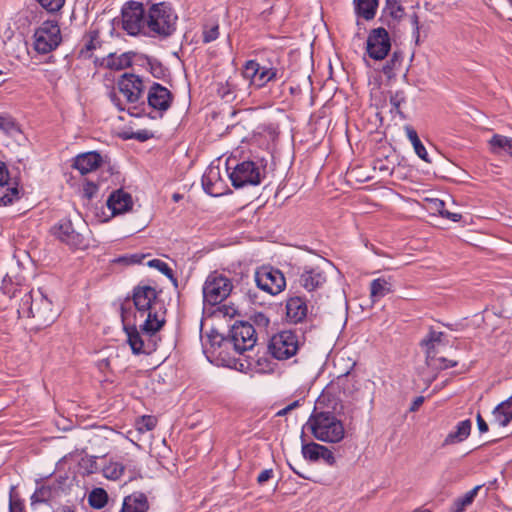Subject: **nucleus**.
Listing matches in <instances>:
<instances>
[{
	"instance_id": "39",
	"label": "nucleus",
	"mask_w": 512,
	"mask_h": 512,
	"mask_svg": "<svg viewBox=\"0 0 512 512\" xmlns=\"http://www.w3.org/2000/svg\"><path fill=\"white\" fill-rule=\"evenodd\" d=\"M124 470L125 468L121 463L115 462L105 466L103 474L108 479L117 480L123 475Z\"/></svg>"
},
{
	"instance_id": "23",
	"label": "nucleus",
	"mask_w": 512,
	"mask_h": 512,
	"mask_svg": "<svg viewBox=\"0 0 512 512\" xmlns=\"http://www.w3.org/2000/svg\"><path fill=\"white\" fill-rule=\"evenodd\" d=\"M443 336V332L430 330L428 335L421 341L420 345L425 349L426 364L434 361L433 359L438 355V346L441 344Z\"/></svg>"
},
{
	"instance_id": "63",
	"label": "nucleus",
	"mask_w": 512,
	"mask_h": 512,
	"mask_svg": "<svg viewBox=\"0 0 512 512\" xmlns=\"http://www.w3.org/2000/svg\"><path fill=\"white\" fill-rule=\"evenodd\" d=\"M99 367L100 368H108L109 367V360L108 359L101 360L100 363H99Z\"/></svg>"
},
{
	"instance_id": "59",
	"label": "nucleus",
	"mask_w": 512,
	"mask_h": 512,
	"mask_svg": "<svg viewBox=\"0 0 512 512\" xmlns=\"http://www.w3.org/2000/svg\"><path fill=\"white\" fill-rule=\"evenodd\" d=\"M110 99L119 108V110H123V108L120 106V99L117 97L115 93H112L110 95Z\"/></svg>"
},
{
	"instance_id": "1",
	"label": "nucleus",
	"mask_w": 512,
	"mask_h": 512,
	"mask_svg": "<svg viewBox=\"0 0 512 512\" xmlns=\"http://www.w3.org/2000/svg\"><path fill=\"white\" fill-rule=\"evenodd\" d=\"M123 329L133 354H151L161 341L160 330L166 323V308L158 292L149 285H137L120 308Z\"/></svg>"
},
{
	"instance_id": "32",
	"label": "nucleus",
	"mask_w": 512,
	"mask_h": 512,
	"mask_svg": "<svg viewBox=\"0 0 512 512\" xmlns=\"http://www.w3.org/2000/svg\"><path fill=\"white\" fill-rule=\"evenodd\" d=\"M355 11L358 16L365 20H371L375 17L378 7L377 0H354Z\"/></svg>"
},
{
	"instance_id": "54",
	"label": "nucleus",
	"mask_w": 512,
	"mask_h": 512,
	"mask_svg": "<svg viewBox=\"0 0 512 512\" xmlns=\"http://www.w3.org/2000/svg\"><path fill=\"white\" fill-rule=\"evenodd\" d=\"M9 183V171L4 162L0 161V184Z\"/></svg>"
},
{
	"instance_id": "31",
	"label": "nucleus",
	"mask_w": 512,
	"mask_h": 512,
	"mask_svg": "<svg viewBox=\"0 0 512 512\" xmlns=\"http://www.w3.org/2000/svg\"><path fill=\"white\" fill-rule=\"evenodd\" d=\"M404 130L417 156L421 158L423 161L431 163V160L428 157V153L424 145L422 144L421 140L419 139L416 130L410 125L404 126Z\"/></svg>"
},
{
	"instance_id": "41",
	"label": "nucleus",
	"mask_w": 512,
	"mask_h": 512,
	"mask_svg": "<svg viewBox=\"0 0 512 512\" xmlns=\"http://www.w3.org/2000/svg\"><path fill=\"white\" fill-rule=\"evenodd\" d=\"M406 100L404 92L403 91H396L395 93L391 94L390 96V104L392 106L391 112L395 110V112L400 115L402 119L405 118V115L400 110V106L402 103H404Z\"/></svg>"
},
{
	"instance_id": "56",
	"label": "nucleus",
	"mask_w": 512,
	"mask_h": 512,
	"mask_svg": "<svg viewBox=\"0 0 512 512\" xmlns=\"http://www.w3.org/2000/svg\"><path fill=\"white\" fill-rule=\"evenodd\" d=\"M2 290L4 292V294H7L9 295L10 297H15L16 296V289H13L12 287V284L11 283H8L6 281V279L3 280V283H2Z\"/></svg>"
},
{
	"instance_id": "19",
	"label": "nucleus",
	"mask_w": 512,
	"mask_h": 512,
	"mask_svg": "<svg viewBox=\"0 0 512 512\" xmlns=\"http://www.w3.org/2000/svg\"><path fill=\"white\" fill-rule=\"evenodd\" d=\"M286 318L289 322L297 324L302 322L308 314L305 298L300 296L289 297L286 300Z\"/></svg>"
},
{
	"instance_id": "43",
	"label": "nucleus",
	"mask_w": 512,
	"mask_h": 512,
	"mask_svg": "<svg viewBox=\"0 0 512 512\" xmlns=\"http://www.w3.org/2000/svg\"><path fill=\"white\" fill-rule=\"evenodd\" d=\"M43 9L49 13H56L61 10L65 0H37Z\"/></svg>"
},
{
	"instance_id": "44",
	"label": "nucleus",
	"mask_w": 512,
	"mask_h": 512,
	"mask_svg": "<svg viewBox=\"0 0 512 512\" xmlns=\"http://www.w3.org/2000/svg\"><path fill=\"white\" fill-rule=\"evenodd\" d=\"M123 139H135V140H138L140 142H144V141H147L149 139H151L153 137V133L149 130H139V131H136V132H124L123 133Z\"/></svg>"
},
{
	"instance_id": "26",
	"label": "nucleus",
	"mask_w": 512,
	"mask_h": 512,
	"mask_svg": "<svg viewBox=\"0 0 512 512\" xmlns=\"http://www.w3.org/2000/svg\"><path fill=\"white\" fill-rule=\"evenodd\" d=\"M471 426L472 423L469 419L459 422L456 429L446 436L443 446L464 441L470 435Z\"/></svg>"
},
{
	"instance_id": "64",
	"label": "nucleus",
	"mask_w": 512,
	"mask_h": 512,
	"mask_svg": "<svg viewBox=\"0 0 512 512\" xmlns=\"http://www.w3.org/2000/svg\"><path fill=\"white\" fill-rule=\"evenodd\" d=\"M413 512H430V511L428 509L418 508V509H415Z\"/></svg>"
},
{
	"instance_id": "40",
	"label": "nucleus",
	"mask_w": 512,
	"mask_h": 512,
	"mask_svg": "<svg viewBox=\"0 0 512 512\" xmlns=\"http://www.w3.org/2000/svg\"><path fill=\"white\" fill-rule=\"evenodd\" d=\"M433 360L434 361L429 362L427 366L434 370H445L451 367H455L458 364L457 361L450 360L438 355Z\"/></svg>"
},
{
	"instance_id": "2",
	"label": "nucleus",
	"mask_w": 512,
	"mask_h": 512,
	"mask_svg": "<svg viewBox=\"0 0 512 512\" xmlns=\"http://www.w3.org/2000/svg\"><path fill=\"white\" fill-rule=\"evenodd\" d=\"M18 314L20 317L33 318L35 326L42 328L51 325L58 317V310L42 289L30 290L21 298Z\"/></svg>"
},
{
	"instance_id": "22",
	"label": "nucleus",
	"mask_w": 512,
	"mask_h": 512,
	"mask_svg": "<svg viewBox=\"0 0 512 512\" xmlns=\"http://www.w3.org/2000/svg\"><path fill=\"white\" fill-rule=\"evenodd\" d=\"M148 499L142 492H134L124 498L120 512H147Z\"/></svg>"
},
{
	"instance_id": "17",
	"label": "nucleus",
	"mask_w": 512,
	"mask_h": 512,
	"mask_svg": "<svg viewBox=\"0 0 512 512\" xmlns=\"http://www.w3.org/2000/svg\"><path fill=\"white\" fill-rule=\"evenodd\" d=\"M173 100L172 93L159 83H153L147 95L148 105L158 111H166Z\"/></svg>"
},
{
	"instance_id": "3",
	"label": "nucleus",
	"mask_w": 512,
	"mask_h": 512,
	"mask_svg": "<svg viewBox=\"0 0 512 512\" xmlns=\"http://www.w3.org/2000/svg\"><path fill=\"white\" fill-rule=\"evenodd\" d=\"M211 345L217 346L222 352L234 351L236 354H244L246 351H251L256 342V330L249 322H236L230 329L226 337L222 335H210Z\"/></svg>"
},
{
	"instance_id": "18",
	"label": "nucleus",
	"mask_w": 512,
	"mask_h": 512,
	"mask_svg": "<svg viewBox=\"0 0 512 512\" xmlns=\"http://www.w3.org/2000/svg\"><path fill=\"white\" fill-rule=\"evenodd\" d=\"M302 454L306 460L311 462L323 460L330 466L336 462L333 452L328 447L315 442L302 444Z\"/></svg>"
},
{
	"instance_id": "58",
	"label": "nucleus",
	"mask_w": 512,
	"mask_h": 512,
	"mask_svg": "<svg viewBox=\"0 0 512 512\" xmlns=\"http://www.w3.org/2000/svg\"><path fill=\"white\" fill-rule=\"evenodd\" d=\"M423 402H424V397L423 396L416 397L414 399V401L412 402L409 410L411 412L417 411L420 408V406L423 404Z\"/></svg>"
},
{
	"instance_id": "12",
	"label": "nucleus",
	"mask_w": 512,
	"mask_h": 512,
	"mask_svg": "<svg viewBox=\"0 0 512 512\" xmlns=\"http://www.w3.org/2000/svg\"><path fill=\"white\" fill-rule=\"evenodd\" d=\"M147 9L141 2L129 1L122 8V28L132 36H146Z\"/></svg>"
},
{
	"instance_id": "45",
	"label": "nucleus",
	"mask_w": 512,
	"mask_h": 512,
	"mask_svg": "<svg viewBox=\"0 0 512 512\" xmlns=\"http://www.w3.org/2000/svg\"><path fill=\"white\" fill-rule=\"evenodd\" d=\"M202 35H203L204 43H210V42L216 40L219 36L218 24H214L211 26L204 25Z\"/></svg>"
},
{
	"instance_id": "30",
	"label": "nucleus",
	"mask_w": 512,
	"mask_h": 512,
	"mask_svg": "<svg viewBox=\"0 0 512 512\" xmlns=\"http://www.w3.org/2000/svg\"><path fill=\"white\" fill-rule=\"evenodd\" d=\"M491 152L494 154L505 153L512 156V138H508L504 135L495 134L489 140Z\"/></svg>"
},
{
	"instance_id": "9",
	"label": "nucleus",
	"mask_w": 512,
	"mask_h": 512,
	"mask_svg": "<svg viewBox=\"0 0 512 512\" xmlns=\"http://www.w3.org/2000/svg\"><path fill=\"white\" fill-rule=\"evenodd\" d=\"M233 287V282L227 275L219 271L211 272L202 288L204 303L211 306L222 303L230 296Z\"/></svg>"
},
{
	"instance_id": "37",
	"label": "nucleus",
	"mask_w": 512,
	"mask_h": 512,
	"mask_svg": "<svg viewBox=\"0 0 512 512\" xmlns=\"http://www.w3.org/2000/svg\"><path fill=\"white\" fill-rule=\"evenodd\" d=\"M383 12L396 21L401 20L404 16V8L397 0H386Z\"/></svg>"
},
{
	"instance_id": "47",
	"label": "nucleus",
	"mask_w": 512,
	"mask_h": 512,
	"mask_svg": "<svg viewBox=\"0 0 512 512\" xmlns=\"http://www.w3.org/2000/svg\"><path fill=\"white\" fill-rule=\"evenodd\" d=\"M144 258H145L144 254L135 253V254L121 256L118 259H116V262L117 263H124V264H127V265L139 264V263L142 262V260Z\"/></svg>"
},
{
	"instance_id": "50",
	"label": "nucleus",
	"mask_w": 512,
	"mask_h": 512,
	"mask_svg": "<svg viewBox=\"0 0 512 512\" xmlns=\"http://www.w3.org/2000/svg\"><path fill=\"white\" fill-rule=\"evenodd\" d=\"M411 23L414 27L413 36L415 38V43L418 45L420 42V26H419V17L416 13L411 15Z\"/></svg>"
},
{
	"instance_id": "55",
	"label": "nucleus",
	"mask_w": 512,
	"mask_h": 512,
	"mask_svg": "<svg viewBox=\"0 0 512 512\" xmlns=\"http://www.w3.org/2000/svg\"><path fill=\"white\" fill-rule=\"evenodd\" d=\"M219 311L228 317H234L237 314V309L233 305H222L219 307Z\"/></svg>"
},
{
	"instance_id": "48",
	"label": "nucleus",
	"mask_w": 512,
	"mask_h": 512,
	"mask_svg": "<svg viewBox=\"0 0 512 512\" xmlns=\"http://www.w3.org/2000/svg\"><path fill=\"white\" fill-rule=\"evenodd\" d=\"M14 490H15V487H14V486H12V487L10 488L9 510H10V512H24V511H23V506H22L21 501H19V500H15V499L13 498Z\"/></svg>"
},
{
	"instance_id": "34",
	"label": "nucleus",
	"mask_w": 512,
	"mask_h": 512,
	"mask_svg": "<svg viewBox=\"0 0 512 512\" xmlns=\"http://www.w3.org/2000/svg\"><path fill=\"white\" fill-rule=\"evenodd\" d=\"M403 62V53L400 50H395L390 59L383 65L382 72L389 79L395 76V72L399 70Z\"/></svg>"
},
{
	"instance_id": "15",
	"label": "nucleus",
	"mask_w": 512,
	"mask_h": 512,
	"mask_svg": "<svg viewBox=\"0 0 512 512\" xmlns=\"http://www.w3.org/2000/svg\"><path fill=\"white\" fill-rule=\"evenodd\" d=\"M391 50V39L387 30L378 27L370 30L366 40V52L374 60L385 59Z\"/></svg>"
},
{
	"instance_id": "25",
	"label": "nucleus",
	"mask_w": 512,
	"mask_h": 512,
	"mask_svg": "<svg viewBox=\"0 0 512 512\" xmlns=\"http://www.w3.org/2000/svg\"><path fill=\"white\" fill-rule=\"evenodd\" d=\"M213 177H219L218 167H209L202 176V186L204 191L214 197L223 195L222 187L217 181H213Z\"/></svg>"
},
{
	"instance_id": "53",
	"label": "nucleus",
	"mask_w": 512,
	"mask_h": 512,
	"mask_svg": "<svg viewBox=\"0 0 512 512\" xmlns=\"http://www.w3.org/2000/svg\"><path fill=\"white\" fill-rule=\"evenodd\" d=\"M142 423L147 431H151L155 428V426L157 424V420L153 416H143Z\"/></svg>"
},
{
	"instance_id": "42",
	"label": "nucleus",
	"mask_w": 512,
	"mask_h": 512,
	"mask_svg": "<svg viewBox=\"0 0 512 512\" xmlns=\"http://www.w3.org/2000/svg\"><path fill=\"white\" fill-rule=\"evenodd\" d=\"M147 65L155 78L161 79L165 76L166 69L157 59L147 57Z\"/></svg>"
},
{
	"instance_id": "36",
	"label": "nucleus",
	"mask_w": 512,
	"mask_h": 512,
	"mask_svg": "<svg viewBox=\"0 0 512 512\" xmlns=\"http://www.w3.org/2000/svg\"><path fill=\"white\" fill-rule=\"evenodd\" d=\"M108 502V494L105 489L93 488L88 494V503L94 509H102Z\"/></svg>"
},
{
	"instance_id": "5",
	"label": "nucleus",
	"mask_w": 512,
	"mask_h": 512,
	"mask_svg": "<svg viewBox=\"0 0 512 512\" xmlns=\"http://www.w3.org/2000/svg\"><path fill=\"white\" fill-rule=\"evenodd\" d=\"M178 17L170 4L160 2L147 8L146 36L153 38H167L176 30Z\"/></svg>"
},
{
	"instance_id": "28",
	"label": "nucleus",
	"mask_w": 512,
	"mask_h": 512,
	"mask_svg": "<svg viewBox=\"0 0 512 512\" xmlns=\"http://www.w3.org/2000/svg\"><path fill=\"white\" fill-rule=\"evenodd\" d=\"M100 33L97 29H90L83 36V47L80 54L84 57H91L94 50L101 47Z\"/></svg>"
},
{
	"instance_id": "33",
	"label": "nucleus",
	"mask_w": 512,
	"mask_h": 512,
	"mask_svg": "<svg viewBox=\"0 0 512 512\" xmlns=\"http://www.w3.org/2000/svg\"><path fill=\"white\" fill-rule=\"evenodd\" d=\"M480 488H481V486L478 485V486L474 487L473 489H471L470 491H468L463 496L456 498L450 507V512L465 511V509L473 503Z\"/></svg>"
},
{
	"instance_id": "24",
	"label": "nucleus",
	"mask_w": 512,
	"mask_h": 512,
	"mask_svg": "<svg viewBox=\"0 0 512 512\" xmlns=\"http://www.w3.org/2000/svg\"><path fill=\"white\" fill-rule=\"evenodd\" d=\"M393 291V278L391 276L379 277L370 283V297L373 301L385 297Z\"/></svg>"
},
{
	"instance_id": "6",
	"label": "nucleus",
	"mask_w": 512,
	"mask_h": 512,
	"mask_svg": "<svg viewBox=\"0 0 512 512\" xmlns=\"http://www.w3.org/2000/svg\"><path fill=\"white\" fill-rule=\"evenodd\" d=\"M285 69L280 65L277 57L274 60L259 62L248 60L242 68L243 77L256 89L267 86L270 82L281 80L284 77Z\"/></svg>"
},
{
	"instance_id": "51",
	"label": "nucleus",
	"mask_w": 512,
	"mask_h": 512,
	"mask_svg": "<svg viewBox=\"0 0 512 512\" xmlns=\"http://www.w3.org/2000/svg\"><path fill=\"white\" fill-rule=\"evenodd\" d=\"M274 475L273 469H265L263 470L257 477V483L259 485L265 484L269 481Z\"/></svg>"
},
{
	"instance_id": "60",
	"label": "nucleus",
	"mask_w": 512,
	"mask_h": 512,
	"mask_svg": "<svg viewBox=\"0 0 512 512\" xmlns=\"http://www.w3.org/2000/svg\"><path fill=\"white\" fill-rule=\"evenodd\" d=\"M54 512H75V511L72 510L68 506H61V507H58Z\"/></svg>"
},
{
	"instance_id": "4",
	"label": "nucleus",
	"mask_w": 512,
	"mask_h": 512,
	"mask_svg": "<svg viewBox=\"0 0 512 512\" xmlns=\"http://www.w3.org/2000/svg\"><path fill=\"white\" fill-rule=\"evenodd\" d=\"M304 428L319 441L327 443H338L345 436V429L341 420L333 412L318 411L314 408Z\"/></svg>"
},
{
	"instance_id": "52",
	"label": "nucleus",
	"mask_w": 512,
	"mask_h": 512,
	"mask_svg": "<svg viewBox=\"0 0 512 512\" xmlns=\"http://www.w3.org/2000/svg\"><path fill=\"white\" fill-rule=\"evenodd\" d=\"M374 169L378 170L384 174H387L389 176L392 175V173H393V169L390 168L388 165H386L384 163V161L380 160V159H378L374 162Z\"/></svg>"
},
{
	"instance_id": "46",
	"label": "nucleus",
	"mask_w": 512,
	"mask_h": 512,
	"mask_svg": "<svg viewBox=\"0 0 512 512\" xmlns=\"http://www.w3.org/2000/svg\"><path fill=\"white\" fill-rule=\"evenodd\" d=\"M16 128V123L11 116L8 114L0 115V129L8 133Z\"/></svg>"
},
{
	"instance_id": "11",
	"label": "nucleus",
	"mask_w": 512,
	"mask_h": 512,
	"mask_svg": "<svg viewBox=\"0 0 512 512\" xmlns=\"http://www.w3.org/2000/svg\"><path fill=\"white\" fill-rule=\"evenodd\" d=\"M34 49L40 54L55 50L62 41L60 27L55 20L44 21L34 32Z\"/></svg>"
},
{
	"instance_id": "10",
	"label": "nucleus",
	"mask_w": 512,
	"mask_h": 512,
	"mask_svg": "<svg viewBox=\"0 0 512 512\" xmlns=\"http://www.w3.org/2000/svg\"><path fill=\"white\" fill-rule=\"evenodd\" d=\"M301 346L298 334L292 330H282L269 340L268 352L277 360L293 357Z\"/></svg>"
},
{
	"instance_id": "62",
	"label": "nucleus",
	"mask_w": 512,
	"mask_h": 512,
	"mask_svg": "<svg viewBox=\"0 0 512 512\" xmlns=\"http://www.w3.org/2000/svg\"><path fill=\"white\" fill-rule=\"evenodd\" d=\"M299 406H300V401L299 400H295L291 404L287 405V407H288V409L290 411L294 410L295 408H297Z\"/></svg>"
},
{
	"instance_id": "57",
	"label": "nucleus",
	"mask_w": 512,
	"mask_h": 512,
	"mask_svg": "<svg viewBox=\"0 0 512 512\" xmlns=\"http://www.w3.org/2000/svg\"><path fill=\"white\" fill-rule=\"evenodd\" d=\"M476 420H477V425H478L479 431L481 433L487 432L488 431V425H487L486 421L483 419V417L481 416L480 413L477 414Z\"/></svg>"
},
{
	"instance_id": "16",
	"label": "nucleus",
	"mask_w": 512,
	"mask_h": 512,
	"mask_svg": "<svg viewBox=\"0 0 512 512\" xmlns=\"http://www.w3.org/2000/svg\"><path fill=\"white\" fill-rule=\"evenodd\" d=\"M118 88L130 103L138 102L144 90L142 79L135 74L128 73L120 77Z\"/></svg>"
},
{
	"instance_id": "21",
	"label": "nucleus",
	"mask_w": 512,
	"mask_h": 512,
	"mask_svg": "<svg viewBox=\"0 0 512 512\" xmlns=\"http://www.w3.org/2000/svg\"><path fill=\"white\" fill-rule=\"evenodd\" d=\"M101 164L102 156L96 151H90L77 155L73 167L84 175L96 170Z\"/></svg>"
},
{
	"instance_id": "35",
	"label": "nucleus",
	"mask_w": 512,
	"mask_h": 512,
	"mask_svg": "<svg viewBox=\"0 0 512 512\" xmlns=\"http://www.w3.org/2000/svg\"><path fill=\"white\" fill-rule=\"evenodd\" d=\"M19 198L20 189L18 187H11L9 183L0 184V206H7L12 204Z\"/></svg>"
},
{
	"instance_id": "27",
	"label": "nucleus",
	"mask_w": 512,
	"mask_h": 512,
	"mask_svg": "<svg viewBox=\"0 0 512 512\" xmlns=\"http://www.w3.org/2000/svg\"><path fill=\"white\" fill-rule=\"evenodd\" d=\"M494 423L500 427L507 426L512 420V397L500 403L493 410Z\"/></svg>"
},
{
	"instance_id": "38",
	"label": "nucleus",
	"mask_w": 512,
	"mask_h": 512,
	"mask_svg": "<svg viewBox=\"0 0 512 512\" xmlns=\"http://www.w3.org/2000/svg\"><path fill=\"white\" fill-rule=\"evenodd\" d=\"M149 267L155 268L159 270L162 274L167 276L175 286H177V279L174 277L173 270L168 266V264L160 259H153L147 262Z\"/></svg>"
},
{
	"instance_id": "61",
	"label": "nucleus",
	"mask_w": 512,
	"mask_h": 512,
	"mask_svg": "<svg viewBox=\"0 0 512 512\" xmlns=\"http://www.w3.org/2000/svg\"><path fill=\"white\" fill-rule=\"evenodd\" d=\"M290 412V410L288 409V407H284L283 409L279 410L277 413H276V416L278 417H282V416H285L287 415L288 413Z\"/></svg>"
},
{
	"instance_id": "13",
	"label": "nucleus",
	"mask_w": 512,
	"mask_h": 512,
	"mask_svg": "<svg viewBox=\"0 0 512 512\" xmlns=\"http://www.w3.org/2000/svg\"><path fill=\"white\" fill-rule=\"evenodd\" d=\"M256 286L263 292L275 296L286 288L284 274L272 266H262L254 273Z\"/></svg>"
},
{
	"instance_id": "8",
	"label": "nucleus",
	"mask_w": 512,
	"mask_h": 512,
	"mask_svg": "<svg viewBox=\"0 0 512 512\" xmlns=\"http://www.w3.org/2000/svg\"><path fill=\"white\" fill-rule=\"evenodd\" d=\"M88 228L85 223H73L71 219H62L52 227V234L72 249H86L89 240L86 236Z\"/></svg>"
},
{
	"instance_id": "14",
	"label": "nucleus",
	"mask_w": 512,
	"mask_h": 512,
	"mask_svg": "<svg viewBox=\"0 0 512 512\" xmlns=\"http://www.w3.org/2000/svg\"><path fill=\"white\" fill-rule=\"evenodd\" d=\"M295 285L305 289L308 292L320 289L326 283V275L319 267L304 266L296 267L290 273Z\"/></svg>"
},
{
	"instance_id": "49",
	"label": "nucleus",
	"mask_w": 512,
	"mask_h": 512,
	"mask_svg": "<svg viewBox=\"0 0 512 512\" xmlns=\"http://www.w3.org/2000/svg\"><path fill=\"white\" fill-rule=\"evenodd\" d=\"M438 205H439V213L441 214V216H443L447 219H450L453 222H458L461 220L462 216L460 214L452 213V212H449V211L443 209V207H444L443 201H439Z\"/></svg>"
},
{
	"instance_id": "20",
	"label": "nucleus",
	"mask_w": 512,
	"mask_h": 512,
	"mask_svg": "<svg viewBox=\"0 0 512 512\" xmlns=\"http://www.w3.org/2000/svg\"><path fill=\"white\" fill-rule=\"evenodd\" d=\"M132 206L131 195L122 189L112 192L107 199V207L112 211V215L128 212L132 209Z\"/></svg>"
},
{
	"instance_id": "7",
	"label": "nucleus",
	"mask_w": 512,
	"mask_h": 512,
	"mask_svg": "<svg viewBox=\"0 0 512 512\" xmlns=\"http://www.w3.org/2000/svg\"><path fill=\"white\" fill-rule=\"evenodd\" d=\"M226 171L235 189L247 186H258L265 177V165L252 160L237 161L235 158H228Z\"/></svg>"
},
{
	"instance_id": "29",
	"label": "nucleus",
	"mask_w": 512,
	"mask_h": 512,
	"mask_svg": "<svg viewBox=\"0 0 512 512\" xmlns=\"http://www.w3.org/2000/svg\"><path fill=\"white\" fill-rule=\"evenodd\" d=\"M133 56L134 53L132 52H126L119 56H115V54L110 53L104 61L107 68L119 71L131 66Z\"/></svg>"
}]
</instances>
